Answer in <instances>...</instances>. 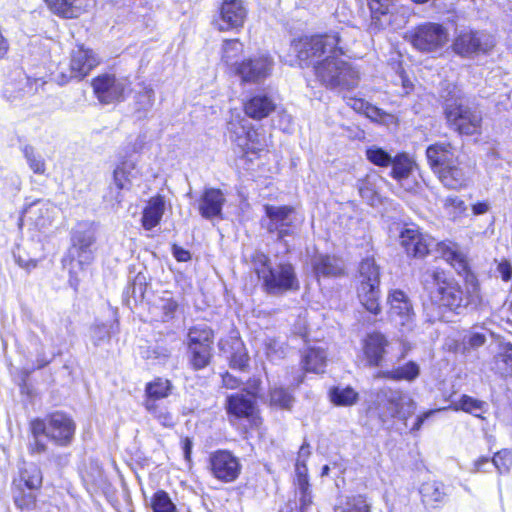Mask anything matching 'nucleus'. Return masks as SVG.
<instances>
[{"label":"nucleus","instance_id":"a19ab883","mask_svg":"<svg viewBox=\"0 0 512 512\" xmlns=\"http://www.w3.org/2000/svg\"><path fill=\"white\" fill-rule=\"evenodd\" d=\"M494 369L503 377H512V345L504 344L494 359Z\"/></svg>","mask_w":512,"mask_h":512},{"label":"nucleus","instance_id":"a878e982","mask_svg":"<svg viewBox=\"0 0 512 512\" xmlns=\"http://www.w3.org/2000/svg\"><path fill=\"white\" fill-rule=\"evenodd\" d=\"M347 105L351 107L354 111L363 113L372 121L386 125H390L396 122V118L394 115L386 113L385 111L381 110L376 106L371 105L370 103L364 101L363 99L348 98Z\"/></svg>","mask_w":512,"mask_h":512},{"label":"nucleus","instance_id":"7c9ffc66","mask_svg":"<svg viewBox=\"0 0 512 512\" xmlns=\"http://www.w3.org/2000/svg\"><path fill=\"white\" fill-rule=\"evenodd\" d=\"M173 384L169 379L156 377L145 385L144 403L158 402L167 398L173 390Z\"/></svg>","mask_w":512,"mask_h":512},{"label":"nucleus","instance_id":"393cba45","mask_svg":"<svg viewBox=\"0 0 512 512\" xmlns=\"http://www.w3.org/2000/svg\"><path fill=\"white\" fill-rule=\"evenodd\" d=\"M392 176L397 179L406 191H413L417 186L415 181L409 179L414 168V161L407 154H399L392 159Z\"/></svg>","mask_w":512,"mask_h":512},{"label":"nucleus","instance_id":"72a5a7b5","mask_svg":"<svg viewBox=\"0 0 512 512\" xmlns=\"http://www.w3.org/2000/svg\"><path fill=\"white\" fill-rule=\"evenodd\" d=\"M27 214L34 220L36 226L44 228L51 224L55 214V207L50 202L37 201L28 207Z\"/></svg>","mask_w":512,"mask_h":512},{"label":"nucleus","instance_id":"4468645a","mask_svg":"<svg viewBox=\"0 0 512 512\" xmlns=\"http://www.w3.org/2000/svg\"><path fill=\"white\" fill-rule=\"evenodd\" d=\"M129 85L126 78L117 79L111 75L99 76L92 82L94 93L99 101L105 104L123 99Z\"/></svg>","mask_w":512,"mask_h":512},{"label":"nucleus","instance_id":"4c0bfd02","mask_svg":"<svg viewBox=\"0 0 512 512\" xmlns=\"http://www.w3.org/2000/svg\"><path fill=\"white\" fill-rule=\"evenodd\" d=\"M420 493L422 501L431 507H435L441 503L445 498L443 485L437 481H428L421 485Z\"/></svg>","mask_w":512,"mask_h":512},{"label":"nucleus","instance_id":"6ab92c4d","mask_svg":"<svg viewBox=\"0 0 512 512\" xmlns=\"http://www.w3.org/2000/svg\"><path fill=\"white\" fill-rule=\"evenodd\" d=\"M246 16L247 10L242 0H223L218 28L221 31L238 29L243 26Z\"/></svg>","mask_w":512,"mask_h":512},{"label":"nucleus","instance_id":"2eb2a0df","mask_svg":"<svg viewBox=\"0 0 512 512\" xmlns=\"http://www.w3.org/2000/svg\"><path fill=\"white\" fill-rule=\"evenodd\" d=\"M265 212L269 218L267 225L269 232H276L279 238L293 232L297 220L293 207L266 205Z\"/></svg>","mask_w":512,"mask_h":512},{"label":"nucleus","instance_id":"8fccbe9b","mask_svg":"<svg viewBox=\"0 0 512 512\" xmlns=\"http://www.w3.org/2000/svg\"><path fill=\"white\" fill-rule=\"evenodd\" d=\"M23 154L27 160L30 169L36 174H44L46 171V164L43 157L36 153L33 147L25 146Z\"/></svg>","mask_w":512,"mask_h":512},{"label":"nucleus","instance_id":"603ef678","mask_svg":"<svg viewBox=\"0 0 512 512\" xmlns=\"http://www.w3.org/2000/svg\"><path fill=\"white\" fill-rule=\"evenodd\" d=\"M153 512H175L176 506L168 493L163 490L157 491L152 498Z\"/></svg>","mask_w":512,"mask_h":512},{"label":"nucleus","instance_id":"20e7f679","mask_svg":"<svg viewBox=\"0 0 512 512\" xmlns=\"http://www.w3.org/2000/svg\"><path fill=\"white\" fill-rule=\"evenodd\" d=\"M228 130L230 140L243 155L257 154L267 146L265 138L244 118L230 121Z\"/></svg>","mask_w":512,"mask_h":512},{"label":"nucleus","instance_id":"0e129e2a","mask_svg":"<svg viewBox=\"0 0 512 512\" xmlns=\"http://www.w3.org/2000/svg\"><path fill=\"white\" fill-rule=\"evenodd\" d=\"M123 189H119L114 184L110 186L109 192L105 196L107 202L111 203L112 206H120L124 199V195L122 193Z\"/></svg>","mask_w":512,"mask_h":512},{"label":"nucleus","instance_id":"e433bc0d","mask_svg":"<svg viewBox=\"0 0 512 512\" xmlns=\"http://www.w3.org/2000/svg\"><path fill=\"white\" fill-rule=\"evenodd\" d=\"M420 374V367L417 363L410 361L404 364L403 366L397 367L390 371H385L380 373L378 376L391 379V380H405V381H413Z\"/></svg>","mask_w":512,"mask_h":512},{"label":"nucleus","instance_id":"c03bdc74","mask_svg":"<svg viewBox=\"0 0 512 512\" xmlns=\"http://www.w3.org/2000/svg\"><path fill=\"white\" fill-rule=\"evenodd\" d=\"M189 361L194 369L199 370L210 363L212 346H187Z\"/></svg>","mask_w":512,"mask_h":512},{"label":"nucleus","instance_id":"6e6d98bb","mask_svg":"<svg viewBox=\"0 0 512 512\" xmlns=\"http://www.w3.org/2000/svg\"><path fill=\"white\" fill-rule=\"evenodd\" d=\"M443 207L449 215L457 219L465 214L467 207L458 196H448L443 200Z\"/></svg>","mask_w":512,"mask_h":512},{"label":"nucleus","instance_id":"aec40b11","mask_svg":"<svg viewBox=\"0 0 512 512\" xmlns=\"http://www.w3.org/2000/svg\"><path fill=\"white\" fill-rule=\"evenodd\" d=\"M45 82L41 79H31L22 72L16 73V76L7 81L3 88V94L8 100H16L25 95H33L43 88Z\"/></svg>","mask_w":512,"mask_h":512},{"label":"nucleus","instance_id":"1a4fd4ad","mask_svg":"<svg viewBox=\"0 0 512 512\" xmlns=\"http://www.w3.org/2000/svg\"><path fill=\"white\" fill-rule=\"evenodd\" d=\"M274 61L267 54H260L243 60L236 66L235 74L244 83H260L272 72Z\"/></svg>","mask_w":512,"mask_h":512},{"label":"nucleus","instance_id":"0eeeda50","mask_svg":"<svg viewBox=\"0 0 512 512\" xmlns=\"http://www.w3.org/2000/svg\"><path fill=\"white\" fill-rule=\"evenodd\" d=\"M377 401L379 409L387 417L406 421L416 411L415 401L402 391L382 390L378 393Z\"/></svg>","mask_w":512,"mask_h":512},{"label":"nucleus","instance_id":"f3484780","mask_svg":"<svg viewBox=\"0 0 512 512\" xmlns=\"http://www.w3.org/2000/svg\"><path fill=\"white\" fill-rule=\"evenodd\" d=\"M400 245L408 255L422 258L435 246V239L420 232L416 227H408L401 231Z\"/></svg>","mask_w":512,"mask_h":512},{"label":"nucleus","instance_id":"49530a36","mask_svg":"<svg viewBox=\"0 0 512 512\" xmlns=\"http://www.w3.org/2000/svg\"><path fill=\"white\" fill-rule=\"evenodd\" d=\"M331 401L338 406H351L358 400V394L351 387H336L330 392Z\"/></svg>","mask_w":512,"mask_h":512},{"label":"nucleus","instance_id":"9b49d317","mask_svg":"<svg viewBox=\"0 0 512 512\" xmlns=\"http://www.w3.org/2000/svg\"><path fill=\"white\" fill-rule=\"evenodd\" d=\"M263 285L266 291L271 294H281L299 288L294 268L287 263L272 267L267 276H265Z\"/></svg>","mask_w":512,"mask_h":512},{"label":"nucleus","instance_id":"09e8293b","mask_svg":"<svg viewBox=\"0 0 512 512\" xmlns=\"http://www.w3.org/2000/svg\"><path fill=\"white\" fill-rule=\"evenodd\" d=\"M270 403L281 409H290L294 403V397L284 388H274L270 392Z\"/></svg>","mask_w":512,"mask_h":512},{"label":"nucleus","instance_id":"ea45409f","mask_svg":"<svg viewBox=\"0 0 512 512\" xmlns=\"http://www.w3.org/2000/svg\"><path fill=\"white\" fill-rule=\"evenodd\" d=\"M359 284H375L380 283L379 267L373 258L363 259L358 270Z\"/></svg>","mask_w":512,"mask_h":512},{"label":"nucleus","instance_id":"864d4df0","mask_svg":"<svg viewBox=\"0 0 512 512\" xmlns=\"http://www.w3.org/2000/svg\"><path fill=\"white\" fill-rule=\"evenodd\" d=\"M143 405L146 411L156 418L163 426L172 425V415L164 406L158 402L143 403Z\"/></svg>","mask_w":512,"mask_h":512},{"label":"nucleus","instance_id":"bf43d9fd","mask_svg":"<svg viewBox=\"0 0 512 512\" xmlns=\"http://www.w3.org/2000/svg\"><path fill=\"white\" fill-rule=\"evenodd\" d=\"M375 180L372 177H367L359 186L361 197L370 204H373L376 199Z\"/></svg>","mask_w":512,"mask_h":512},{"label":"nucleus","instance_id":"bb28decb","mask_svg":"<svg viewBox=\"0 0 512 512\" xmlns=\"http://www.w3.org/2000/svg\"><path fill=\"white\" fill-rule=\"evenodd\" d=\"M166 202L162 195L151 197L142 212V226L145 230H151L156 227L165 212Z\"/></svg>","mask_w":512,"mask_h":512},{"label":"nucleus","instance_id":"338daca9","mask_svg":"<svg viewBox=\"0 0 512 512\" xmlns=\"http://www.w3.org/2000/svg\"><path fill=\"white\" fill-rule=\"evenodd\" d=\"M485 342H486L485 335H483L481 333H477V332L470 333L465 338V343L470 348H474V349L484 345Z\"/></svg>","mask_w":512,"mask_h":512},{"label":"nucleus","instance_id":"423d86ee","mask_svg":"<svg viewBox=\"0 0 512 512\" xmlns=\"http://www.w3.org/2000/svg\"><path fill=\"white\" fill-rule=\"evenodd\" d=\"M495 46L493 35L485 31L462 30L455 37L452 48L454 52L463 57H472L485 54Z\"/></svg>","mask_w":512,"mask_h":512},{"label":"nucleus","instance_id":"f704fd0d","mask_svg":"<svg viewBox=\"0 0 512 512\" xmlns=\"http://www.w3.org/2000/svg\"><path fill=\"white\" fill-rule=\"evenodd\" d=\"M358 297L361 304L370 313L377 315L381 311L379 304V285L359 284Z\"/></svg>","mask_w":512,"mask_h":512},{"label":"nucleus","instance_id":"a211bd4d","mask_svg":"<svg viewBox=\"0 0 512 512\" xmlns=\"http://www.w3.org/2000/svg\"><path fill=\"white\" fill-rule=\"evenodd\" d=\"M95 240V232L91 227L77 229L72 237L70 256L77 260L80 265L91 263L94 258L93 245Z\"/></svg>","mask_w":512,"mask_h":512},{"label":"nucleus","instance_id":"f03ea898","mask_svg":"<svg viewBox=\"0 0 512 512\" xmlns=\"http://www.w3.org/2000/svg\"><path fill=\"white\" fill-rule=\"evenodd\" d=\"M431 279L428 285L430 299L439 306L459 312L460 309L469 305L476 306L481 301L477 285H472V290H469L468 295L464 296L458 283L449 279L444 272H433Z\"/></svg>","mask_w":512,"mask_h":512},{"label":"nucleus","instance_id":"412c9836","mask_svg":"<svg viewBox=\"0 0 512 512\" xmlns=\"http://www.w3.org/2000/svg\"><path fill=\"white\" fill-rule=\"evenodd\" d=\"M225 407L229 416L237 419L245 418L254 424L257 423V408L252 396L243 393L229 395Z\"/></svg>","mask_w":512,"mask_h":512},{"label":"nucleus","instance_id":"79ce46f5","mask_svg":"<svg viewBox=\"0 0 512 512\" xmlns=\"http://www.w3.org/2000/svg\"><path fill=\"white\" fill-rule=\"evenodd\" d=\"M243 51L244 46L239 40H225L222 44L221 60L225 65L236 69V66L239 64L237 63V59L242 55Z\"/></svg>","mask_w":512,"mask_h":512},{"label":"nucleus","instance_id":"58836bf2","mask_svg":"<svg viewBox=\"0 0 512 512\" xmlns=\"http://www.w3.org/2000/svg\"><path fill=\"white\" fill-rule=\"evenodd\" d=\"M213 331L205 324L191 327L187 335V346H212Z\"/></svg>","mask_w":512,"mask_h":512},{"label":"nucleus","instance_id":"473e14b6","mask_svg":"<svg viewBox=\"0 0 512 512\" xmlns=\"http://www.w3.org/2000/svg\"><path fill=\"white\" fill-rule=\"evenodd\" d=\"M327 363L325 350L318 346H311L305 350L302 356L303 368L308 372H324Z\"/></svg>","mask_w":512,"mask_h":512},{"label":"nucleus","instance_id":"3c124183","mask_svg":"<svg viewBox=\"0 0 512 512\" xmlns=\"http://www.w3.org/2000/svg\"><path fill=\"white\" fill-rule=\"evenodd\" d=\"M95 6V0H69L66 19L78 18Z\"/></svg>","mask_w":512,"mask_h":512},{"label":"nucleus","instance_id":"a18cd8bd","mask_svg":"<svg viewBox=\"0 0 512 512\" xmlns=\"http://www.w3.org/2000/svg\"><path fill=\"white\" fill-rule=\"evenodd\" d=\"M396 0H368L372 19L375 24L382 26L381 17L387 16L395 8Z\"/></svg>","mask_w":512,"mask_h":512},{"label":"nucleus","instance_id":"5fc2aeb1","mask_svg":"<svg viewBox=\"0 0 512 512\" xmlns=\"http://www.w3.org/2000/svg\"><path fill=\"white\" fill-rule=\"evenodd\" d=\"M367 159L374 165L387 167L392 162V156L377 146H371L366 150Z\"/></svg>","mask_w":512,"mask_h":512},{"label":"nucleus","instance_id":"9d476101","mask_svg":"<svg viewBox=\"0 0 512 512\" xmlns=\"http://www.w3.org/2000/svg\"><path fill=\"white\" fill-rule=\"evenodd\" d=\"M99 63L93 51L83 46L72 50L70 55L69 72H61L58 77L60 84H66L72 79H82Z\"/></svg>","mask_w":512,"mask_h":512},{"label":"nucleus","instance_id":"b1692460","mask_svg":"<svg viewBox=\"0 0 512 512\" xmlns=\"http://www.w3.org/2000/svg\"><path fill=\"white\" fill-rule=\"evenodd\" d=\"M225 203V197L221 190L207 188L204 190L200 202L199 212L202 217L211 219L221 215L222 207Z\"/></svg>","mask_w":512,"mask_h":512},{"label":"nucleus","instance_id":"6e6552de","mask_svg":"<svg viewBox=\"0 0 512 512\" xmlns=\"http://www.w3.org/2000/svg\"><path fill=\"white\" fill-rule=\"evenodd\" d=\"M448 122L462 134H474L481 125V114L462 103H448L445 108Z\"/></svg>","mask_w":512,"mask_h":512},{"label":"nucleus","instance_id":"cd10ccee","mask_svg":"<svg viewBox=\"0 0 512 512\" xmlns=\"http://www.w3.org/2000/svg\"><path fill=\"white\" fill-rule=\"evenodd\" d=\"M434 247H436L440 256L450 263L458 272L467 270L468 263L466 255L460 250L456 243L451 241L435 242Z\"/></svg>","mask_w":512,"mask_h":512},{"label":"nucleus","instance_id":"5701e85b","mask_svg":"<svg viewBox=\"0 0 512 512\" xmlns=\"http://www.w3.org/2000/svg\"><path fill=\"white\" fill-rule=\"evenodd\" d=\"M436 176L444 187L451 190H460L469 182L468 173L458 159L439 170Z\"/></svg>","mask_w":512,"mask_h":512},{"label":"nucleus","instance_id":"680f3d73","mask_svg":"<svg viewBox=\"0 0 512 512\" xmlns=\"http://www.w3.org/2000/svg\"><path fill=\"white\" fill-rule=\"evenodd\" d=\"M342 512H370V504L363 496H357L347 504Z\"/></svg>","mask_w":512,"mask_h":512},{"label":"nucleus","instance_id":"052dcab7","mask_svg":"<svg viewBox=\"0 0 512 512\" xmlns=\"http://www.w3.org/2000/svg\"><path fill=\"white\" fill-rule=\"evenodd\" d=\"M493 465L500 473L507 472L512 465V454L509 451H500L492 460Z\"/></svg>","mask_w":512,"mask_h":512},{"label":"nucleus","instance_id":"f257e3e1","mask_svg":"<svg viewBox=\"0 0 512 512\" xmlns=\"http://www.w3.org/2000/svg\"><path fill=\"white\" fill-rule=\"evenodd\" d=\"M354 30L341 29L293 41L292 49L300 64H314L317 79L327 88H353L358 85L360 72L343 60L355 41Z\"/></svg>","mask_w":512,"mask_h":512},{"label":"nucleus","instance_id":"f8f14e48","mask_svg":"<svg viewBox=\"0 0 512 512\" xmlns=\"http://www.w3.org/2000/svg\"><path fill=\"white\" fill-rule=\"evenodd\" d=\"M390 320L402 330H411L414 311L407 295L401 290H392L387 298Z\"/></svg>","mask_w":512,"mask_h":512},{"label":"nucleus","instance_id":"c9c22d12","mask_svg":"<svg viewBox=\"0 0 512 512\" xmlns=\"http://www.w3.org/2000/svg\"><path fill=\"white\" fill-rule=\"evenodd\" d=\"M487 403L468 395H462L459 399L451 402L450 408L455 411H464L476 417L487 411Z\"/></svg>","mask_w":512,"mask_h":512},{"label":"nucleus","instance_id":"37998d69","mask_svg":"<svg viewBox=\"0 0 512 512\" xmlns=\"http://www.w3.org/2000/svg\"><path fill=\"white\" fill-rule=\"evenodd\" d=\"M42 480L41 470L36 465L29 464L21 470L17 486L21 489V484L23 483L28 489L37 490L41 487Z\"/></svg>","mask_w":512,"mask_h":512},{"label":"nucleus","instance_id":"2f4dec72","mask_svg":"<svg viewBox=\"0 0 512 512\" xmlns=\"http://www.w3.org/2000/svg\"><path fill=\"white\" fill-rule=\"evenodd\" d=\"M275 109L273 101L265 95H257L244 104L246 115L253 119H263Z\"/></svg>","mask_w":512,"mask_h":512},{"label":"nucleus","instance_id":"4be33fe9","mask_svg":"<svg viewBox=\"0 0 512 512\" xmlns=\"http://www.w3.org/2000/svg\"><path fill=\"white\" fill-rule=\"evenodd\" d=\"M426 157L428 164L436 175L439 170L444 169L458 159L454 147L448 142L435 143L427 147Z\"/></svg>","mask_w":512,"mask_h":512},{"label":"nucleus","instance_id":"39448f33","mask_svg":"<svg viewBox=\"0 0 512 512\" xmlns=\"http://www.w3.org/2000/svg\"><path fill=\"white\" fill-rule=\"evenodd\" d=\"M407 37L415 49L434 52L446 45L449 33L441 24L428 22L417 26Z\"/></svg>","mask_w":512,"mask_h":512},{"label":"nucleus","instance_id":"c85d7f7f","mask_svg":"<svg viewBox=\"0 0 512 512\" xmlns=\"http://www.w3.org/2000/svg\"><path fill=\"white\" fill-rule=\"evenodd\" d=\"M434 247H436L440 256L450 263L458 272L467 270L468 263L466 255L460 250L456 243L451 241L435 242Z\"/></svg>","mask_w":512,"mask_h":512},{"label":"nucleus","instance_id":"ddd939ff","mask_svg":"<svg viewBox=\"0 0 512 512\" xmlns=\"http://www.w3.org/2000/svg\"><path fill=\"white\" fill-rule=\"evenodd\" d=\"M209 465L212 475L223 482L234 481L241 471L238 458L227 450H218L211 453Z\"/></svg>","mask_w":512,"mask_h":512},{"label":"nucleus","instance_id":"c756f323","mask_svg":"<svg viewBox=\"0 0 512 512\" xmlns=\"http://www.w3.org/2000/svg\"><path fill=\"white\" fill-rule=\"evenodd\" d=\"M313 269L318 277H338L344 273V264L336 257L320 255L315 258Z\"/></svg>","mask_w":512,"mask_h":512},{"label":"nucleus","instance_id":"4d7b16f0","mask_svg":"<svg viewBox=\"0 0 512 512\" xmlns=\"http://www.w3.org/2000/svg\"><path fill=\"white\" fill-rule=\"evenodd\" d=\"M252 265L259 279L262 281H264L265 276H267L272 268L269 263V258L261 252H255L253 254Z\"/></svg>","mask_w":512,"mask_h":512},{"label":"nucleus","instance_id":"7ed1b4c3","mask_svg":"<svg viewBox=\"0 0 512 512\" xmlns=\"http://www.w3.org/2000/svg\"><path fill=\"white\" fill-rule=\"evenodd\" d=\"M32 435H44L58 446H68L75 435L76 424L68 415L56 412L30 422Z\"/></svg>","mask_w":512,"mask_h":512},{"label":"nucleus","instance_id":"13d9d810","mask_svg":"<svg viewBox=\"0 0 512 512\" xmlns=\"http://www.w3.org/2000/svg\"><path fill=\"white\" fill-rule=\"evenodd\" d=\"M255 345L258 347L259 351L262 349L263 353L270 359L280 356V347L275 339H255Z\"/></svg>","mask_w":512,"mask_h":512},{"label":"nucleus","instance_id":"e2e57ef3","mask_svg":"<svg viewBox=\"0 0 512 512\" xmlns=\"http://www.w3.org/2000/svg\"><path fill=\"white\" fill-rule=\"evenodd\" d=\"M49 10L62 18H66V12L68 10L69 0H43Z\"/></svg>","mask_w":512,"mask_h":512},{"label":"nucleus","instance_id":"de8ad7c7","mask_svg":"<svg viewBox=\"0 0 512 512\" xmlns=\"http://www.w3.org/2000/svg\"><path fill=\"white\" fill-rule=\"evenodd\" d=\"M134 169L133 163L124 162L119 165L113 174V182L119 189H128L131 182V173Z\"/></svg>","mask_w":512,"mask_h":512},{"label":"nucleus","instance_id":"774afa93","mask_svg":"<svg viewBox=\"0 0 512 512\" xmlns=\"http://www.w3.org/2000/svg\"><path fill=\"white\" fill-rule=\"evenodd\" d=\"M35 501L36 496L32 492L21 496H15V503L21 509L34 506Z\"/></svg>","mask_w":512,"mask_h":512},{"label":"nucleus","instance_id":"69168bd1","mask_svg":"<svg viewBox=\"0 0 512 512\" xmlns=\"http://www.w3.org/2000/svg\"><path fill=\"white\" fill-rule=\"evenodd\" d=\"M296 474L298 477L299 485L304 490L308 485L307 467L304 461H301L300 459H298L296 463Z\"/></svg>","mask_w":512,"mask_h":512},{"label":"nucleus","instance_id":"dca6fc26","mask_svg":"<svg viewBox=\"0 0 512 512\" xmlns=\"http://www.w3.org/2000/svg\"><path fill=\"white\" fill-rule=\"evenodd\" d=\"M389 340L380 332L368 333L362 340L363 360L368 367L382 366L388 353Z\"/></svg>","mask_w":512,"mask_h":512}]
</instances>
